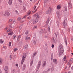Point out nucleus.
I'll list each match as a JSON object with an SVG mask.
<instances>
[{
    "instance_id": "37998d69",
    "label": "nucleus",
    "mask_w": 73,
    "mask_h": 73,
    "mask_svg": "<svg viewBox=\"0 0 73 73\" xmlns=\"http://www.w3.org/2000/svg\"><path fill=\"white\" fill-rule=\"evenodd\" d=\"M19 28L21 29H22V25H21L20 27H19Z\"/></svg>"
},
{
    "instance_id": "cd10ccee",
    "label": "nucleus",
    "mask_w": 73,
    "mask_h": 73,
    "mask_svg": "<svg viewBox=\"0 0 73 73\" xmlns=\"http://www.w3.org/2000/svg\"><path fill=\"white\" fill-rule=\"evenodd\" d=\"M12 20H13V19H10L8 23H11L12 21Z\"/></svg>"
},
{
    "instance_id": "e2e57ef3",
    "label": "nucleus",
    "mask_w": 73,
    "mask_h": 73,
    "mask_svg": "<svg viewBox=\"0 0 73 73\" xmlns=\"http://www.w3.org/2000/svg\"><path fill=\"white\" fill-rule=\"evenodd\" d=\"M23 22H24V21H23L20 22V23H23Z\"/></svg>"
},
{
    "instance_id": "a211bd4d",
    "label": "nucleus",
    "mask_w": 73,
    "mask_h": 73,
    "mask_svg": "<svg viewBox=\"0 0 73 73\" xmlns=\"http://www.w3.org/2000/svg\"><path fill=\"white\" fill-rule=\"evenodd\" d=\"M50 21V19L49 18H48L46 21V25H48V24H49Z\"/></svg>"
},
{
    "instance_id": "473e14b6",
    "label": "nucleus",
    "mask_w": 73,
    "mask_h": 73,
    "mask_svg": "<svg viewBox=\"0 0 73 73\" xmlns=\"http://www.w3.org/2000/svg\"><path fill=\"white\" fill-rule=\"evenodd\" d=\"M16 35H13V39H15V38H16Z\"/></svg>"
},
{
    "instance_id": "58836bf2",
    "label": "nucleus",
    "mask_w": 73,
    "mask_h": 73,
    "mask_svg": "<svg viewBox=\"0 0 73 73\" xmlns=\"http://www.w3.org/2000/svg\"><path fill=\"white\" fill-rule=\"evenodd\" d=\"M28 33V31H27L25 33V34L26 35H27Z\"/></svg>"
},
{
    "instance_id": "20e7f679",
    "label": "nucleus",
    "mask_w": 73,
    "mask_h": 73,
    "mask_svg": "<svg viewBox=\"0 0 73 73\" xmlns=\"http://www.w3.org/2000/svg\"><path fill=\"white\" fill-rule=\"evenodd\" d=\"M41 61H39L38 63V65L37 67V69L38 70L39 69V68L41 66Z\"/></svg>"
},
{
    "instance_id": "bf43d9fd",
    "label": "nucleus",
    "mask_w": 73,
    "mask_h": 73,
    "mask_svg": "<svg viewBox=\"0 0 73 73\" xmlns=\"http://www.w3.org/2000/svg\"><path fill=\"white\" fill-rule=\"evenodd\" d=\"M50 69L49 68L48 69V70H47L48 72H49V71H50Z\"/></svg>"
},
{
    "instance_id": "72a5a7b5",
    "label": "nucleus",
    "mask_w": 73,
    "mask_h": 73,
    "mask_svg": "<svg viewBox=\"0 0 73 73\" xmlns=\"http://www.w3.org/2000/svg\"><path fill=\"white\" fill-rule=\"evenodd\" d=\"M53 54H52L51 55V60H52L53 58Z\"/></svg>"
},
{
    "instance_id": "774afa93",
    "label": "nucleus",
    "mask_w": 73,
    "mask_h": 73,
    "mask_svg": "<svg viewBox=\"0 0 73 73\" xmlns=\"http://www.w3.org/2000/svg\"><path fill=\"white\" fill-rule=\"evenodd\" d=\"M15 66H18V64H16Z\"/></svg>"
},
{
    "instance_id": "4be33fe9",
    "label": "nucleus",
    "mask_w": 73,
    "mask_h": 73,
    "mask_svg": "<svg viewBox=\"0 0 73 73\" xmlns=\"http://www.w3.org/2000/svg\"><path fill=\"white\" fill-rule=\"evenodd\" d=\"M21 18L20 17H18L17 19V20L18 21H21Z\"/></svg>"
},
{
    "instance_id": "f8f14e48",
    "label": "nucleus",
    "mask_w": 73,
    "mask_h": 73,
    "mask_svg": "<svg viewBox=\"0 0 73 73\" xmlns=\"http://www.w3.org/2000/svg\"><path fill=\"white\" fill-rule=\"evenodd\" d=\"M53 61L54 63V64H55L56 65L57 64V59H54L53 60Z\"/></svg>"
},
{
    "instance_id": "c756f323",
    "label": "nucleus",
    "mask_w": 73,
    "mask_h": 73,
    "mask_svg": "<svg viewBox=\"0 0 73 73\" xmlns=\"http://www.w3.org/2000/svg\"><path fill=\"white\" fill-rule=\"evenodd\" d=\"M28 48V45H26L24 47L25 49H27Z\"/></svg>"
},
{
    "instance_id": "6e6d98bb",
    "label": "nucleus",
    "mask_w": 73,
    "mask_h": 73,
    "mask_svg": "<svg viewBox=\"0 0 73 73\" xmlns=\"http://www.w3.org/2000/svg\"><path fill=\"white\" fill-rule=\"evenodd\" d=\"M12 31V29H10V32H11Z\"/></svg>"
},
{
    "instance_id": "c03bdc74",
    "label": "nucleus",
    "mask_w": 73,
    "mask_h": 73,
    "mask_svg": "<svg viewBox=\"0 0 73 73\" xmlns=\"http://www.w3.org/2000/svg\"><path fill=\"white\" fill-rule=\"evenodd\" d=\"M63 59L64 61H65V59H66V56L64 57L63 58Z\"/></svg>"
},
{
    "instance_id": "5701e85b",
    "label": "nucleus",
    "mask_w": 73,
    "mask_h": 73,
    "mask_svg": "<svg viewBox=\"0 0 73 73\" xmlns=\"http://www.w3.org/2000/svg\"><path fill=\"white\" fill-rule=\"evenodd\" d=\"M48 1V0H45L44 3V7H45V5H46V1Z\"/></svg>"
},
{
    "instance_id": "3c124183",
    "label": "nucleus",
    "mask_w": 73,
    "mask_h": 73,
    "mask_svg": "<svg viewBox=\"0 0 73 73\" xmlns=\"http://www.w3.org/2000/svg\"><path fill=\"white\" fill-rule=\"evenodd\" d=\"M43 73H46V71H44L43 72Z\"/></svg>"
},
{
    "instance_id": "a19ab883",
    "label": "nucleus",
    "mask_w": 73,
    "mask_h": 73,
    "mask_svg": "<svg viewBox=\"0 0 73 73\" xmlns=\"http://www.w3.org/2000/svg\"><path fill=\"white\" fill-rule=\"evenodd\" d=\"M18 1L19 2V3H22V1H21V0H18Z\"/></svg>"
},
{
    "instance_id": "39448f33",
    "label": "nucleus",
    "mask_w": 73,
    "mask_h": 73,
    "mask_svg": "<svg viewBox=\"0 0 73 73\" xmlns=\"http://www.w3.org/2000/svg\"><path fill=\"white\" fill-rule=\"evenodd\" d=\"M4 70L6 73H8V67L7 66H5Z\"/></svg>"
},
{
    "instance_id": "c9c22d12",
    "label": "nucleus",
    "mask_w": 73,
    "mask_h": 73,
    "mask_svg": "<svg viewBox=\"0 0 73 73\" xmlns=\"http://www.w3.org/2000/svg\"><path fill=\"white\" fill-rule=\"evenodd\" d=\"M0 43H3V40H2V39L0 40Z\"/></svg>"
},
{
    "instance_id": "79ce46f5",
    "label": "nucleus",
    "mask_w": 73,
    "mask_h": 73,
    "mask_svg": "<svg viewBox=\"0 0 73 73\" xmlns=\"http://www.w3.org/2000/svg\"><path fill=\"white\" fill-rule=\"evenodd\" d=\"M37 27L36 26H35L33 28V29H36V28H37Z\"/></svg>"
},
{
    "instance_id": "2f4dec72",
    "label": "nucleus",
    "mask_w": 73,
    "mask_h": 73,
    "mask_svg": "<svg viewBox=\"0 0 73 73\" xmlns=\"http://www.w3.org/2000/svg\"><path fill=\"white\" fill-rule=\"evenodd\" d=\"M50 26H49L48 27V31L49 32H50Z\"/></svg>"
},
{
    "instance_id": "f3484780",
    "label": "nucleus",
    "mask_w": 73,
    "mask_h": 73,
    "mask_svg": "<svg viewBox=\"0 0 73 73\" xmlns=\"http://www.w3.org/2000/svg\"><path fill=\"white\" fill-rule=\"evenodd\" d=\"M61 5H58L57 7V9H61Z\"/></svg>"
},
{
    "instance_id": "4c0bfd02",
    "label": "nucleus",
    "mask_w": 73,
    "mask_h": 73,
    "mask_svg": "<svg viewBox=\"0 0 73 73\" xmlns=\"http://www.w3.org/2000/svg\"><path fill=\"white\" fill-rule=\"evenodd\" d=\"M27 15H25V16H24L23 18L22 19H25L26 17H27Z\"/></svg>"
},
{
    "instance_id": "7c9ffc66",
    "label": "nucleus",
    "mask_w": 73,
    "mask_h": 73,
    "mask_svg": "<svg viewBox=\"0 0 73 73\" xmlns=\"http://www.w3.org/2000/svg\"><path fill=\"white\" fill-rule=\"evenodd\" d=\"M11 44H12V42H9V46H11Z\"/></svg>"
},
{
    "instance_id": "412c9836",
    "label": "nucleus",
    "mask_w": 73,
    "mask_h": 73,
    "mask_svg": "<svg viewBox=\"0 0 73 73\" xmlns=\"http://www.w3.org/2000/svg\"><path fill=\"white\" fill-rule=\"evenodd\" d=\"M33 60H32L30 62V66H31L33 64Z\"/></svg>"
},
{
    "instance_id": "ea45409f",
    "label": "nucleus",
    "mask_w": 73,
    "mask_h": 73,
    "mask_svg": "<svg viewBox=\"0 0 73 73\" xmlns=\"http://www.w3.org/2000/svg\"><path fill=\"white\" fill-rule=\"evenodd\" d=\"M17 50V48H15L14 49V52H16V50Z\"/></svg>"
},
{
    "instance_id": "603ef678",
    "label": "nucleus",
    "mask_w": 73,
    "mask_h": 73,
    "mask_svg": "<svg viewBox=\"0 0 73 73\" xmlns=\"http://www.w3.org/2000/svg\"><path fill=\"white\" fill-rule=\"evenodd\" d=\"M9 26L10 28H12V25H10Z\"/></svg>"
},
{
    "instance_id": "1a4fd4ad",
    "label": "nucleus",
    "mask_w": 73,
    "mask_h": 73,
    "mask_svg": "<svg viewBox=\"0 0 73 73\" xmlns=\"http://www.w3.org/2000/svg\"><path fill=\"white\" fill-rule=\"evenodd\" d=\"M68 8L70 9H71L72 8V4H71V2H69L68 3Z\"/></svg>"
},
{
    "instance_id": "bb28decb",
    "label": "nucleus",
    "mask_w": 73,
    "mask_h": 73,
    "mask_svg": "<svg viewBox=\"0 0 73 73\" xmlns=\"http://www.w3.org/2000/svg\"><path fill=\"white\" fill-rule=\"evenodd\" d=\"M13 32H12L11 33H8V35H11V36H12V35L13 34Z\"/></svg>"
},
{
    "instance_id": "4d7b16f0",
    "label": "nucleus",
    "mask_w": 73,
    "mask_h": 73,
    "mask_svg": "<svg viewBox=\"0 0 73 73\" xmlns=\"http://www.w3.org/2000/svg\"><path fill=\"white\" fill-rule=\"evenodd\" d=\"M15 69H14L13 70V72H15Z\"/></svg>"
},
{
    "instance_id": "9b49d317",
    "label": "nucleus",
    "mask_w": 73,
    "mask_h": 73,
    "mask_svg": "<svg viewBox=\"0 0 73 73\" xmlns=\"http://www.w3.org/2000/svg\"><path fill=\"white\" fill-rule=\"evenodd\" d=\"M12 4V0H9L8 4L9 5H11Z\"/></svg>"
},
{
    "instance_id": "0e129e2a",
    "label": "nucleus",
    "mask_w": 73,
    "mask_h": 73,
    "mask_svg": "<svg viewBox=\"0 0 73 73\" xmlns=\"http://www.w3.org/2000/svg\"><path fill=\"white\" fill-rule=\"evenodd\" d=\"M31 14V12H29L27 15H29Z\"/></svg>"
},
{
    "instance_id": "2eb2a0df",
    "label": "nucleus",
    "mask_w": 73,
    "mask_h": 73,
    "mask_svg": "<svg viewBox=\"0 0 73 73\" xmlns=\"http://www.w3.org/2000/svg\"><path fill=\"white\" fill-rule=\"evenodd\" d=\"M63 11H66V12L67 11H68V9H67V7L66 6H65L64 7L63 9Z\"/></svg>"
},
{
    "instance_id": "e433bc0d",
    "label": "nucleus",
    "mask_w": 73,
    "mask_h": 73,
    "mask_svg": "<svg viewBox=\"0 0 73 73\" xmlns=\"http://www.w3.org/2000/svg\"><path fill=\"white\" fill-rule=\"evenodd\" d=\"M65 43H66V45H67V42H66V39H65Z\"/></svg>"
},
{
    "instance_id": "052dcab7",
    "label": "nucleus",
    "mask_w": 73,
    "mask_h": 73,
    "mask_svg": "<svg viewBox=\"0 0 73 73\" xmlns=\"http://www.w3.org/2000/svg\"><path fill=\"white\" fill-rule=\"evenodd\" d=\"M52 48H54V45L53 44H52V45L51 46Z\"/></svg>"
},
{
    "instance_id": "a18cd8bd",
    "label": "nucleus",
    "mask_w": 73,
    "mask_h": 73,
    "mask_svg": "<svg viewBox=\"0 0 73 73\" xmlns=\"http://www.w3.org/2000/svg\"><path fill=\"white\" fill-rule=\"evenodd\" d=\"M39 33L40 34H42V31H40L39 32Z\"/></svg>"
},
{
    "instance_id": "338daca9",
    "label": "nucleus",
    "mask_w": 73,
    "mask_h": 73,
    "mask_svg": "<svg viewBox=\"0 0 73 73\" xmlns=\"http://www.w3.org/2000/svg\"><path fill=\"white\" fill-rule=\"evenodd\" d=\"M35 11H33L32 12V13H35Z\"/></svg>"
},
{
    "instance_id": "0eeeda50",
    "label": "nucleus",
    "mask_w": 73,
    "mask_h": 73,
    "mask_svg": "<svg viewBox=\"0 0 73 73\" xmlns=\"http://www.w3.org/2000/svg\"><path fill=\"white\" fill-rule=\"evenodd\" d=\"M51 12H52V9L50 8H49L48 9V10H47L46 12V13L47 14H48V13H51Z\"/></svg>"
},
{
    "instance_id": "f257e3e1",
    "label": "nucleus",
    "mask_w": 73,
    "mask_h": 73,
    "mask_svg": "<svg viewBox=\"0 0 73 73\" xmlns=\"http://www.w3.org/2000/svg\"><path fill=\"white\" fill-rule=\"evenodd\" d=\"M64 52V48L62 44H60L59 45L58 53L59 55L62 54Z\"/></svg>"
},
{
    "instance_id": "69168bd1",
    "label": "nucleus",
    "mask_w": 73,
    "mask_h": 73,
    "mask_svg": "<svg viewBox=\"0 0 73 73\" xmlns=\"http://www.w3.org/2000/svg\"><path fill=\"white\" fill-rule=\"evenodd\" d=\"M71 70H73V66H72L71 68Z\"/></svg>"
},
{
    "instance_id": "c85d7f7f",
    "label": "nucleus",
    "mask_w": 73,
    "mask_h": 73,
    "mask_svg": "<svg viewBox=\"0 0 73 73\" xmlns=\"http://www.w3.org/2000/svg\"><path fill=\"white\" fill-rule=\"evenodd\" d=\"M28 36H26V37L25 38V40H26V41H27L28 40Z\"/></svg>"
},
{
    "instance_id": "6e6552de",
    "label": "nucleus",
    "mask_w": 73,
    "mask_h": 73,
    "mask_svg": "<svg viewBox=\"0 0 73 73\" xmlns=\"http://www.w3.org/2000/svg\"><path fill=\"white\" fill-rule=\"evenodd\" d=\"M46 61H44L42 63V66L43 67H44V66H46Z\"/></svg>"
},
{
    "instance_id": "9d476101",
    "label": "nucleus",
    "mask_w": 73,
    "mask_h": 73,
    "mask_svg": "<svg viewBox=\"0 0 73 73\" xmlns=\"http://www.w3.org/2000/svg\"><path fill=\"white\" fill-rule=\"evenodd\" d=\"M37 22H38V20L37 19H36L34 20L33 23V24H36Z\"/></svg>"
},
{
    "instance_id": "b1692460",
    "label": "nucleus",
    "mask_w": 73,
    "mask_h": 73,
    "mask_svg": "<svg viewBox=\"0 0 73 73\" xmlns=\"http://www.w3.org/2000/svg\"><path fill=\"white\" fill-rule=\"evenodd\" d=\"M33 42L34 45H36V40H33Z\"/></svg>"
},
{
    "instance_id": "f03ea898",
    "label": "nucleus",
    "mask_w": 73,
    "mask_h": 73,
    "mask_svg": "<svg viewBox=\"0 0 73 73\" xmlns=\"http://www.w3.org/2000/svg\"><path fill=\"white\" fill-rule=\"evenodd\" d=\"M26 53L23 54V55L22 59V60L21 62V64L22 65H23V63H24V62L25 59V57H26Z\"/></svg>"
},
{
    "instance_id": "8fccbe9b",
    "label": "nucleus",
    "mask_w": 73,
    "mask_h": 73,
    "mask_svg": "<svg viewBox=\"0 0 73 73\" xmlns=\"http://www.w3.org/2000/svg\"><path fill=\"white\" fill-rule=\"evenodd\" d=\"M73 60V58H72L70 60V61H72Z\"/></svg>"
},
{
    "instance_id": "864d4df0",
    "label": "nucleus",
    "mask_w": 73,
    "mask_h": 73,
    "mask_svg": "<svg viewBox=\"0 0 73 73\" xmlns=\"http://www.w3.org/2000/svg\"><path fill=\"white\" fill-rule=\"evenodd\" d=\"M20 39V38H17V41H19V40Z\"/></svg>"
},
{
    "instance_id": "393cba45",
    "label": "nucleus",
    "mask_w": 73,
    "mask_h": 73,
    "mask_svg": "<svg viewBox=\"0 0 73 73\" xmlns=\"http://www.w3.org/2000/svg\"><path fill=\"white\" fill-rule=\"evenodd\" d=\"M2 61H3V59L2 58H0V64H1L2 63Z\"/></svg>"
},
{
    "instance_id": "680f3d73",
    "label": "nucleus",
    "mask_w": 73,
    "mask_h": 73,
    "mask_svg": "<svg viewBox=\"0 0 73 73\" xmlns=\"http://www.w3.org/2000/svg\"><path fill=\"white\" fill-rule=\"evenodd\" d=\"M31 19V17H29L27 18V19Z\"/></svg>"
},
{
    "instance_id": "7ed1b4c3",
    "label": "nucleus",
    "mask_w": 73,
    "mask_h": 73,
    "mask_svg": "<svg viewBox=\"0 0 73 73\" xmlns=\"http://www.w3.org/2000/svg\"><path fill=\"white\" fill-rule=\"evenodd\" d=\"M63 27L64 28H66L67 24H66V19L64 20V21L63 22Z\"/></svg>"
},
{
    "instance_id": "a878e982",
    "label": "nucleus",
    "mask_w": 73,
    "mask_h": 73,
    "mask_svg": "<svg viewBox=\"0 0 73 73\" xmlns=\"http://www.w3.org/2000/svg\"><path fill=\"white\" fill-rule=\"evenodd\" d=\"M15 11L16 12V14H17V15H19V12H18V11H17V10H15Z\"/></svg>"
},
{
    "instance_id": "dca6fc26",
    "label": "nucleus",
    "mask_w": 73,
    "mask_h": 73,
    "mask_svg": "<svg viewBox=\"0 0 73 73\" xmlns=\"http://www.w3.org/2000/svg\"><path fill=\"white\" fill-rule=\"evenodd\" d=\"M25 67H26V65L25 64H24L23 67V71H24L25 69Z\"/></svg>"
},
{
    "instance_id": "13d9d810",
    "label": "nucleus",
    "mask_w": 73,
    "mask_h": 73,
    "mask_svg": "<svg viewBox=\"0 0 73 73\" xmlns=\"http://www.w3.org/2000/svg\"><path fill=\"white\" fill-rule=\"evenodd\" d=\"M67 64L68 65H70V63L69 62H68L67 63Z\"/></svg>"
},
{
    "instance_id": "ddd939ff",
    "label": "nucleus",
    "mask_w": 73,
    "mask_h": 73,
    "mask_svg": "<svg viewBox=\"0 0 73 73\" xmlns=\"http://www.w3.org/2000/svg\"><path fill=\"white\" fill-rule=\"evenodd\" d=\"M52 40L54 43H56L57 41L56 39L53 38H52Z\"/></svg>"
},
{
    "instance_id": "de8ad7c7",
    "label": "nucleus",
    "mask_w": 73,
    "mask_h": 73,
    "mask_svg": "<svg viewBox=\"0 0 73 73\" xmlns=\"http://www.w3.org/2000/svg\"><path fill=\"white\" fill-rule=\"evenodd\" d=\"M23 10H24V11H26V8L25 7L24 8Z\"/></svg>"
},
{
    "instance_id": "423d86ee",
    "label": "nucleus",
    "mask_w": 73,
    "mask_h": 73,
    "mask_svg": "<svg viewBox=\"0 0 73 73\" xmlns=\"http://www.w3.org/2000/svg\"><path fill=\"white\" fill-rule=\"evenodd\" d=\"M9 15H10V13L8 11H6L5 12V14H4L3 15L4 16H7H7H9Z\"/></svg>"
},
{
    "instance_id": "4468645a",
    "label": "nucleus",
    "mask_w": 73,
    "mask_h": 73,
    "mask_svg": "<svg viewBox=\"0 0 73 73\" xmlns=\"http://www.w3.org/2000/svg\"><path fill=\"white\" fill-rule=\"evenodd\" d=\"M34 16L35 17H37V18H40V16H39V15H38V13H37L35 14L34 15Z\"/></svg>"
},
{
    "instance_id": "6ab92c4d",
    "label": "nucleus",
    "mask_w": 73,
    "mask_h": 73,
    "mask_svg": "<svg viewBox=\"0 0 73 73\" xmlns=\"http://www.w3.org/2000/svg\"><path fill=\"white\" fill-rule=\"evenodd\" d=\"M57 15L58 16V17H59L60 16V12L58 11H57L56 12Z\"/></svg>"
},
{
    "instance_id": "49530a36",
    "label": "nucleus",
    "mask_w": 73,
    "mask_h": 73,
    "mask_svg": "<svg viewBox=\"0 0 73 73\" xmlns=\"http://www.w3.org/2000/svg\"><path fill=\"white\" fill-rule=\"evenodd\" d=\"M7 32H10V29H9L7 31Z\"/></svg>"
},
{
    "instance_id": "09e8293b",
    "label": "nucleus",
    "mask_w": 73,
    "mask_h": 73,
    "mask_svg": "<svg viewBox=\"0 0 73 73\" xmlns=\"http://www.w3.org/2000/svg\"><path fill=\"white\" fill-rule=\"evenodd\" d=\"M18 38H21V35H19L18 36Z\"/></svg>"
},
{
    "instance_id": "5fc2aeb1",
    "label": "nucleus",
    "mask_w": 73,
    "mask_h": 73,
    "mask_svg": "<svg viewBox=\"0 0 73 73\" xmlns=\"http://www.w3.org/2000/svg\"><path fill=\"white\" fill-rule=\"evenodd\" d=\"M54 34H55V36L56 37H57V34H56V33H54Z\"/></svg>"
},
{
    "instance_id": "aec40b11",
    "label": "nucleus",
    "mask_w": 73,
    "mask_h": 73,
    "mask_svg": "<svg viewBox=\"0 0 73 73\" xmlns=\"http://www.w3.org/2000/svg\"><path fill=\"white\" fill-rule=\"evenodd\" d=\"M36 54H37V52H35L33 54V55L32 56L33 57H34L35 56H36Z\"/></svg>"
},
{
    "instance_id": "f704fd0d",
    "label": "nucleus",
    "mask_w": 73,
    "mask_h": 73,
    "mask_svg": "<svg viewBox=\"0 0 73 73\" xmlns=\"http://www.w3.org/2000/svg\"><path fill=\"white\" fill-rule=\"evenodd\" d=\"M13 23L14 24H16V22L15 21H14L13 22Z\"/></svg>"
}]
</instances>
